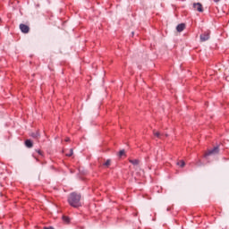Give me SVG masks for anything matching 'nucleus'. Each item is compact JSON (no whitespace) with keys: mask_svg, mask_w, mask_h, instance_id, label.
<instances>
[{"mask_svg":"<svg viewBox=\"0 0 229 229\" xmlns=\"http://www.w3.org/2000/svg\"><path fill=\"white\" fill-rule=\"evenodd\" d=\"M31 137H33L34 139H38V137H40V134H38V132L37 133H32Z\"/></svg>","mask_w":229,"mask_h":229,"instance_id":"ddd939ff","label":"nucleus"},{"mask_svg":"<svg viewBox=\"0 0 229 229\" xmlns=\"http://www.w3.org/2000/svg\"><path fill=\"white\" fill-rule=\"evenodd\" d=\"M123 155H124V150H120L119 151V157H123Z\"/></svg>","mask_w":229,"mask_h":229,"instance_id":"2eb2a0df","label":"nucleus"},{"mask_svg":"<svg viewBox=\"0 0 229 229\" xmlns=\"http://www.w3.org/2000/svg\"><path fill=\"white\" fill-rule=\"evenodd\" d=\"M37 151H38V155H42V151H40V150H37Z\"/></svg>","mask_w":229,"mask_h":229,"instance_id":"a211bd4d","label":"nucleus"},{"mask_svg":"<svg viewBox=\"0 0 229 229\" xmlns=\"http://www.w3.org/2000/svg\"><path fill=\"white\" fill-rule=\"evenodd\" d=\"M25 146L26 148H33V142L30 140H26Z\"/></svg>","mask_w":229,"mask_h":229,"instance_id":"0eeeda50","label":"nucleus"},{"mask_svg":"<svg viewBox=\"0 0 229 229\" xmlns=\"http://www.w3.org/2000/svg\"><path fill=\"white\" fill-rule=\"evenodd\" d=\"M129 162L132 164V165H139L140 161H139V159H130Z\"/></svg>","mask_w":229,"mask_h":229,"instance_id":"1a4fd4ad","label":"nucleus"},{"mask_svg":"<svg viewBox=\"0 0 229 229\" xmlns=\"http://www.w3.org/2000/svg\"><path fill=\"white\" fill-rule=\"evenodd\" d=\"M44 229H55L54 227H44Z\"/></svg>","mask_w":229,"mask_h":229,"instance_id":"dca6fc26","label":"nucleus"},{"mask_svg":"<svg viewBox=\"0 0 229 229\" xmlns=\"http://www.w3.org/2000/svg\"><path fill=\"white\" fill-rule=\"evenodd\" d=\"M20 30L21 31V33H30V26L26 25V24H20Z\"/></svg>","mask_w":229,"mask_h":229,"instance_id":"20e7f679","label":"nucleus"},{"mask_svg":"<svg viewBox=\"0 0 229 229\" xmlns=\"http://www.w3.org/2000/svg\"><path fill=\"white\" fill-rule=\"evenodd\" d=\"M68 203L71 207L74 208H78V207H81V194L72 192L68 197Z\"/></svg>","mask_w":229,"mask_h":229,"instance_id":"f257e3e1","label":"nucleus"},{"mask_svg":"<svg viewBox=\"0 0 229 229\" xmlns=\"http://www.w3.org/2000/svg\"><path fill=\"white\" fill-rule=\"evenodd\" d=\"M74 153V151L72 150V148H71L70 150H69V152L68 153H66V157H72V154Z\"/></svg>","mask_w":229,"mask_h":229,"instance_id":"f8f14e48","label":"nucleus"},{"mask_svg":"<svg viewBox=\"0 0 229 229\" xmlns=\"http://www.w3.org/2000/svg\"><path fill=\"white\" fill-rule=\"evenodd\" d=\"M193 8L197 12H203V5L201 4H199V3L193 4Z\"/></svg>","mask_w":229,"mask_h":229,"instance_id":"39448f33","label":"nucleus"},{"mask_svg":"<svg viewBox=\"0 0 229 229\" xmlns=\"http://www.w3.org/2000/svg\"><path fill=\"white\" fill-rule=\"evenodd\" d=\"M63 221H65V223H69V217L63 216Z\"/></svg>","mask_w":229,"mask_h":229,"instance_id":"4468645a","label":"nucleus"},{"mask_svg":"<svg viewBox=\"0 0 229 229\" xmlns=\"http://www.w3.org/2000/svg\"><path fill=\"white\" fill-rule=\"evenodd\" d=\"M215 1V3H219V1H221V0H214Z\"/></svg>","mask_w":229,"mask_h":229,"instance_id":"6ab92c4d","label":"nucleus"},{"mask_svg":"<svg viewBox=\"0 0 229 229\" xmlns=\"http://www.w3.org/2000/svg\"><path fill=\"white\" fill-rule=\"evenodd\" d=\"M111 164H112V160L107 159V160L103 164V165H104V167H110Z\"/></svg>","mask_w":229,"mask_h":229,"instance_id":"9d476101","label":"nucleus"},{"mask_svg":"<svg viewBox=\"0 0 229 229\" xmlns=\"http://www.w3.org/2000/svg\"><path fill=\"white\" fill-rule=\"evenodd\" d=\"M165 137H167V134H165Z\"/></svg>","mask_w":229,"mask_h":229,"instance_id":"aec40b11","label":"nucleus"},{"mask_svg":"<svg viewBox=\"0 0 229 229\" xmlns=\"http://www.w3.org/2000/svg\"><path fill=\"white\" fill-rule=\"evenodd\" d=\"M176 30L179 33H182V31H183V30H185V23H181V24L177 25Z\"/></svg>","mask_w":229,"mask_h":229,"instance_id":"423d86ee","label":"nucleus"},{"mask_svg":"<svg viewBox=\"0 0 229 229\" xmlns=\"http://www.w3.org/2000/svg\"><path fill=\"white\" fill-rule=\"evenodd\" d=\"M219 154V147H215L213 149L208 150V152L205 153L204 157H210L211 155H218Z\"/></svg>","mask_w":229,"mask_h":229,"instance_id":"f03ea898","label":"nucleus"},{"mask_svg":"<svg viewBox=\"0 0 229 229\" xmlns=\"http://www.w3.org/2000/svg\"><path fill=\"white\" fill-rule=\"evenodd\" d=\"M153 133L157 139H162V137H164V134H161L159 131H153Z\"/></svg>","mask_w":229,"mask_h":229,"instance_id":"6e6552de","label":"nucleus"},{"mask_svg":"<svg viewBox=\"0 0 229 229\" xmlns=\"http://www.w3.org/2000/svg\"><path fill=\"white\" fill-rule=\"evenodd\" d=\"M177 165H180V167H185V161H179Z\"/></svg>","mask_w":229,"mask_h":229,"instance_id":"9b49d317","label":"nucleus"},{"mask_svg":"<svg viewBox=\"0 0 229 229\" xmlns=\"http://www.w3.org/2000/svg\"><path fill=\"white\" fill-rule=\"evenodd\" d=\"M71 140L69 138L65 139V142H69Z\"/></svg>","mask_w":229,"mask_h":229,"instance_id":"f3484780","label":"nucleus"},{"mask_svg":"<svg viewBox=\"0 0 229 229\" xmlns=\"http://www.w3.org/2000/svg\"><path fill=\"white\" fill-rule=\"evenodd\" d=\"M210 38V31L204 32L200 35V41L201 42H207Z\"/></svg>","mask_w":229,"mask_h":229,"instance_id":"7ed1b4c3","label":"nucleus"}]
</instances>
